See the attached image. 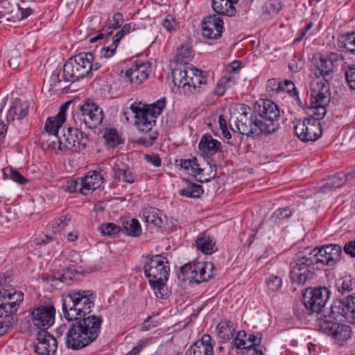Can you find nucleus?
<instances>
[{
    "mask_svg": "<svg viewBox=\"0 0 355 355\" xmlns=\"http://www.w3.org/2000/svg\"><path fill=\"white\" fill-rule=\"evenodd\" d=\"M75 321L69 326L66 334V345L69 349L78 350L96 340L103 318L101 316L89 315Z\"/></svg>",
    "mask_w": 355,
    "mask_h": 355,
    "instance_id": "f257e3e1",
    "label": "nucleus"
},
{
    "mask_svg": "<svg viewBox=\"0 0 355 355\" xmlns=\"http://www.w3.org/2000/svg\"><path fill=\"white\" fill-rule=\"evenodd\" d=\"M139 105L133 103L130 110L135 114V125L137 129L144 133H149L147 136L139 139L138 143L148 147L153 144L157 138V132H152L156 123V117L159 115L165 106L164 100H159L151 105Z\"/></svg>",
    "mask_w": 355,
    "mask_h": 355,
    "instance_id": "f03ea898",
    "label": "nucleus"
},
{
    "mask_svg": "<svg viewBox=\"0 0 355 355\" xmlns=\"http://www.w3.org/2000/svg\"><path fill=\"white\" fill-rule=\"evenodd\" d=\"M95 296L90 290L71 289L62 295V311L64 318L77 320L90 315L94 306Z\"/></svg>",
    "mask_w": 355,
    "mask_h": 355,
    "instance_id": "7ed1b4c3",
    "label": "nucleus"
},
{
    "mask_svg": "<svg viewBox=\"0 0 355 355\" xmlns=\"http://www.w3.org/2000/svg\"><path fill=\"white\" fill-rule=\"evenodd\" d=\"M24 300V293L10 287L0 289V336L12 327L15 316Z\"/></svg>",
    "mask_w": 355,
    "mask_h": 355,
    "instance_id": "20e7f679",
    "label": "nucleus"
},
{
    "mask_svg": "<svg viewBox=\"0 0 355 355\" xmlns=\"http://www.w3.org/2000/svg\"><path fill=\"white\" fill-rule=\"evenodd\" d=\"M315 254L311 248L295 254L289 265L290 279L293 284L304 285L307 280L313 278L314 270L320 267Z\"/></svg>",
    "mask_w": 355,
    "mask_h": 355,
    "instance_id": "39448f33",
    "label": "nucleus"
},
{
    "mask_svg": "<svg viewBox=\"0 0 355 355\" xmlns=\"http://www.w3.org/2000/svg\"><path fill=\"white\" fill-rule=\"evenodd\" d=\"M231 117L235 119L236 131L243 135L253 138L262 134L257 117L253 116L251 108L244 104H236L231 112Z\"/></svg>",
    "mask_w": 355,
    "mask_h": 355,
    "instance_id": "423d86ee",
    "label": "nucleus"
},
{
    "mask_svg": "<svg viewBox=\"0 0 355 355\" xmlns=\"http://www.w3.org/2000/svg\"><path fill=\"white\" fill-rule=\"evenodd\" d=\"M144 266V274L150 286L159 288L165 286L169 275V265L166 257L157 254L146 257Z\"/></svg>",
    "mask_w": 355,
    "mask_h": 355,
    "instance_id": "0eeeda50",
    "label": "nucleus"
},
{
    "mask_svg": "<svg viewBox=\"0 0 355 355\" xmlns=\"http://www.w3.org/2000/svg\"><path fill=\"white\" fill-rule=\"evenodd\" d=\"M103 110L95 103L86 100L73 114V119L76 125L82 128L83 125L89 129L96 128L103 119Z\"/></svg>",
    "mask_w": 355,
    "mask_h": 355,
    "instance_id": "6e6552de",
    "label": "nucleus"
},
{
    "mask_svg": "<svg viewBox=\"0 0 355 355\" xmlns=\"http://www.w3.org/2000/svg\"><path fill=\"white\" fill-rule=\"evenodd\" d=\"M257 112L260 119H257V123H259L263 135L273 133L279 128L280 111L273 101L263 100L262 104L259 105Z\"/></svg>",
    "mask_w": 355,
    "mask_h": 355,
    "instance_id": "1a4fd4ad",
    "label": "nucleus"
},
{
    "mask_svg": "<svg viewBox=\"0 0 355 355\" xmlns=\"http://www.w3.org/2000/svg\"><path fill=\"white\" fill-rule=\"evenodd\" d=\"M330 291L325 286L307 288L303 293V304L309 314L320 313L329 298Z\"/></svg>",
    "mask_w": 355,
    "mask_h": 355,
    "instance_id": "9d476101",
    "label": "nucleus"
},
{
    "mask_svg": "<svg viewBox=\"0 0 355 355\" xmlns=\"http://www.w3.org/2000/svg\"><path fill=\"white\" fill-rule=\"evenodd\" d=\"M88 141L87 135L78 128H68L60 136L59 150L80 152L86 148Z\"/></svg>",
    "mask_w": 355,
    "mask_h": 355,
    "instance_id": "9b49d317",
    "label": "nucleus"
},
{
    "mask_svg": "<svg viewBox=\"0 0 355 355\" xmlns=\"http://www.w3.org/2000/svg\"><path fill=\"white\" fill-rule=\"evenodd\" d=\"M296 136L303 142L315 141L322 134V128L320 121L306 119L298 121L294 127Z\"/></svg>",
    "mask_w": 355,
    "mask_h": 355,
    "instance_id": "f8f14e48",
    "label": "nucleus"
},
{
    "mask_svg": "<svg viewBox=\"0 0 355 355\" xmlns=\"http://www.w3.org/2000/svg\"><path fill=\"white\" fill-rule=\"evenodd\" d=\"M30 315L34 326L46 330L55 322V309L52 304L40 305L33 308Z\"/></svg>",
    "mask_w": 355,
    "mask_h": 355,
    "instance_id": "ddd939ff",
    "label": "nucleus"
},
{
    "mask_svg": "<svg viewBox=\"0 0 355 355\" xmlns=\"http://www.w3.org/2000/svg\"><path fill=\"white\" fill-rule=\"evenodd\" d=\"M150 66L149 62H137L125 71L124 75L122 71L121 76L124 82L131 88H137L148 78Z\"/></svg>",
    "mask_w": 355,
    "mask_h": 355,
    "instance_id": "4468645a",
    "label": "nucleus"
},
{
    "mask_svg": "<svg viewBox=\"0 0 355 355\" xmlns=\"http://www.w3.org/2000/svg\"><path fill=\"white\" fill-rule=\"evenodd\" d=\"M319 266H333L340 260L342 248L336 244L323 245L311 249Z\"/></svg>",
    "mask_w": 355,
    "mask_h": 355,
    "instance_id": "2eb2a0df",
    "label": "nucleus"
},
{
    "mask_svg": "<svg viewBox=\"0 0 355 355\" xmlns=\"http://www.w3.org/2000/svg\"><path fill=\"white\" fill-rule=\"evenodd\" d=\"M58 343L55 337L46 330H41L36 334L35 352L39 355H52L57 349Z\"/></svg>",
    "mask_w": 355,
    "mask_h": 355,
    "instance_id": "dca6fc26",
    "label": "nucleus"
},
{
    "mask_svg": "<svg viewBox=\"0 0 355 355\" xmlns=\"http://www.w3.org/2000/svg\"><path fill=\"white\" fill-rule=\"evenodd\" d=\"M202 35L208 39H218L224 30L223 21L216 15L204 17L202 21Z\"/></svg>",
    "mask_w": 355,
    "mask_h": 355,
    "instance_id": "f3484780",
    "label": "nucleus"
},
{
    "mask_svg": "<svg viewBox=\"0 0 355 355\" xmlns=\"http://www.w3.org/2000/svg\"><path fill=\"white\" fill-rule=\"evenodd\" d=\"M187 83L184 87V93L187 95L200 93L202 85L207 84V78L202 71L196 68H189L188 71Z\"/></svg>",
    "mask_w": 355,
    "mask_h": 355,
    "instance_id": "a211bd4d",
    "label": "nucleus"
},
{
    "mask_svg": "<svg viewBox=\"0 0 355 355\" xmlns=\"http://www.w3.org/2000/svg\"><path fill=\"white\" fill-rule=\"evenodd\" d=\"M180 166L188 173L193 175L198 182H207L214 178L215 173L205 177L203 174L204 169L200 167V164L196 157L191 159H180Z\"/></svg>",
    "mask_w": 355,
    "mask_h": 355,
    "instance_id": "6ab92c4d",
    "label": "nucleus"
},
{
    "mask_svg": "<svg viewBox=\"0 0 355 355\" xmlns=\"http://www.w3.org/2000/svg\"><path fill=\"white\" fill-rule=\"evenodd\" d=\"M71 103V101L64 103L60 106L56 116L47 118L44 125V131L58 134V130L66 121V112Z\"/></svg>",
    "mask_w": 355,
    "mask_h": 355,
    "instance_id": "aec40b11",
    "label": "nucleus"
},
{
    "mask_svg": "<svg viewBox=\"0 0 355 355\" xmlns=\"http://www.w3.org/2000/svg\"><path fill=\"white\" fill-rule=\"evenodd\" d=\"M211 340L210 335L204 334L190 347L189 355H213Z\"/></svg>",
    "mask_w": 355,
    "mask_h": 355,
    "instance_id": "412c9836",
    "label": "nucleus"
},
{
    "mask_svg": "<svg viewBox=\"0 0 355 355\" xmlns=\"http://www.w3.org/2000/svg\"><path fill=\"white\" fill-rule=\"evenodd\" d=\"M70 58L76 62V67L83 78L92 71L94 59L93 53L83 52Z\"/></svg>",
    "mask_w": 355,
    "mask_h": 355,
    "instance_id": "4be33fe9",
    "label": "nucleus"
},
{
    "mask_svg": "<svg viewBox=\"0 0 355 355\" xmlns=\"http://www.w3.org/2000/svg\"><path fill=\"white\" fill-rule=\"evenodd\" d=\"M220 142L213 138L210 134L204 135L199 142L198 148L200 151L205 155H214L220 152Z\"/></svg>",
    "mask_w": 355,
    "mask_h": 355,
    "instance_id": "5701e85b",
    "label": "nucleus"
},
{
    "mask_svg": "<svg viewBox=\"0 0 355 355\" xmlns=\"http://www.w3.org/2000/svg\"><path fill=\"white\" fill-rule=\"evenodd\" d=\"M29 104L27 101L20 100L15 101L7 113L8 122H13L15 120L21 121L28 112Z\"/></svg>",
    "mask_w": 355,
    "mask_h": 355,
    "instance_id": "b1692460",
    "label": "nucleus"
},
{
    "mask_svg": "<svg viewBox=\"0 0 355 355\" xmlns=\"http://www.w3.org/2000/svg\"><path fill=\"white\" fill-rule=\"evenodd\" d=\"M103 182V175L101 171H90L82 178V186L87 193L99 188Z\"/></svg>",
    "mask_w": 355,
    "mask_h": 355,
    "instance_id": "393cba45",
    "label": "nucleus"
},
{
    "mask_svg": "<svg viewBox=\"0 0 355 355\" xmlns=\"http://www.w3.org/2000/svg\"><path fill=\"white\" fill-rule=\"evenodd\" d=\"M334 68L321 56L315 65L314 74L317 78H322V80L330 82L334 78Z\"/></svg>",
    "mask_w": 355,
    "mask_h": 355,
    "instance_id": "a878e982",
    "label": "nucleus"
},
{
    "mask_svg": "<svg viewBox=\"0 0 355 355\" xmlns=\"http://www.w3.org/2000/svg\"><path fill=\"white\" fill-rule=\"evenodd\" d=\"M239 0H212V8L218 14L226 16H234L236 8L234 4Z\"/></svg>",
    "mask_w": 355,
    "mask_h": 355,
    "instance_id": "bb28decb",
    "label": "nucleus"
},
{
    "mask_svg": "<svg viewBox=\"0 0 355 355\" xmlns=\"http://www.w3.org/2000/svg\"><path fill=\"white\" fill-rule=\"evenodd\" d=\"M64 80L67 82H76L83 78L78 69L76 62L73 59H68L63 66L62 76Z\"/></svg>",
    "mask_w": 355,
    "mask_h": 355,
    "instance_id": "cd10ccee",
    "label": "nucleus"
},
{
    "mask_svg": "<svg viewBox=\"0 0 355 355\" xmlns=\"http://www.w3.org/2000/svg\"><path fill=\"white\" fill-rule=\"evenodd\" d=\"M216 243L212 236L202 233L196 240L197 249L205 254H211L216 250Z\"/></svg>",
    "mask_w": 355,
    "mask_h": 355,
    "instance_id": "c85d7f7f",
    "label": "nucleus"
},
{
    "mask_svg": "<svg viewBox=\"0 0 355 355\" xmlns=\"http://www.w3.org/2000/svg\"><path fill=\"white\" fill-rule=\"evenodd\" d=\"M198 272L197 284L207 282L215 276L214 266L211 262L196 263Z\"/></svg>",
    "mask_w": 355,
    "mask_h": 355,
    "instance_id": "c756f323",
    "label": "nucleus"
},
{
    "mask_svg": "<svg viewBox=\"0 0 355 355\" xmlns=\"http://www.w3.org/2000/svg\"><path fill=\"white\" fill-rule=\"evenodd\" d=\"M142 218L144 222L158 227H161L164 223L160 211L152 207H146L143 210Z\"/></svg>",
    "mask_w": 355,
    "mask_h": 355,
    "instance_id": "7c9ffc66",
    "label": "nucleus"
},
{
    "mask_svg": "<svg viewBox=\"0 0 355 355\" xmlns=\"http://www.w3.org/2000/svg\"><path fill=\"white\" fill-rule=\"evenodd\" d=\"M60 136L48 131H42L38 136V142L43 148L58 149Z\"/></svg>",
    "mask_w": 355,
    "mask_h": 355,
    "instance_id": "2f4dec72",
    "label": "nucleus"
},
{
    "mask_svg": "<svg viewBox=\"0 0 355 355\" xmlns=\"http://www.w3.org/2000/svg\"><path fill=\"white\" fill-rule=\"evenodd\" d=\"M182 181L185 182L186 186L179 190L178 193L180 196L191 198H198L203 193L201 185L191 182L186 178L182 179Z\"/></svg>",
    "mask_w": 355,
    "mask_h": 355,
    "instance_id": "473e14b6",
    "label": "nucleus"
},
{
    "mask_svg": "<svg viewBox=\"0 0 355 355\" xmlns=\"http://www.w3.org/2000/svg\"><path fill=\"white\" fill-rule=\"evenodd\" d=\"M336 43L339 49H345L355 55V32L338 35Z\"/></svg>",
    "mask_w": 355,
    "mask_h": 355,
    "instance_id": "72a5a7b5",
    "label": "nucleus"
},
{
    "mask_svg": "<svg viewBox=\"0 0 355 355\" xmlns=\"http://www.w3.org/2000/svg\"><path fill=\"white\" fill-rule=\"evenodd\" d=\"M339 324L340 323L331 320V315H329L328 317L327 315H324L323 318L321 317L317 320V326L319 330L331 336H332L334 335V332L338 329Z\"/></svg>",
    "mask_w": 355,
    "mask_h": 355,
    "instance_id": "f704fd0d",
    "label": "nucleus"
},
{
    "mask_svg": "<svg viewBox=\"0 0 355 355\" xmlns=\"http://www.w3.org/2000/svg\"><path fill=\"white\" fill-rule=\"evenodd\" d=\"M218 336L223 340L231 339L234 334L235 329L230 320L220 321L216 327Z\"/></svg>",
    "mask_w": 355,
    "mask_h": 355,
    "instance_id": "c9c22d12",
    "label": "nucleus"
},
{
    "mask_svg": "<svg viewBox=\"0 0 355 355\" xmlns=\"http://www.w3.org/2000/svg\"><path fill=\"white\" fill-rule=\"evenodd\" d=\"M189 69L187 67H184V69L176 68L172 71L173 82L175 85L182 88L183 91L187 83Z\"/></svg>",
    "mask_w": 355,
    "mask_h": 355,
    "instance_id": "e433bc0d",
    "label": "nucleus"
},
{
    "mask_svg": "<svg viewBox=\"0 0 355 355\" xmlns=\"http://www.w3.org/2000/svg\"><path fill=\"white\" fill-rule=\"evenodd\" d=\"M121 232L131 236H138L141 233V227L137 219L132 218L129 221L123 223Z\"/></svg>",
    "mask_w": 355,
    "mask_h": 355,
    "instance_id": "4c0bfd02",
    "label": "nucleus"
},
{
    "mask_svg": "<svg viewBox=\"0 0 355 355\" xmlns=\"http://www.w3.org/2000/svg\"><path fill=\"white\" fill-rule=\"evenodd\" d=\"M180 272L182 275V281H189V282L196 283L198 280V272L196 263H186L180 268Z\"/></svg>",
    "mask_w": 355,
    "mask_h": 355,
    "instance_id": "58836bf2",
    "label": "nucleus"
},
{
    "mask_svg": "<svg viewBox=\"0 0 355 355\" xmlns=\"http://www.w3.org/2000/svg\"><path fill=\"white\" fill-rule=\"evenodd\" d=\"M352 336V329L350 326L343 324H340L338 329L334 332L332 338L340 345H343L345 342L349 340Z\"/></svg>",
    "mask_w": 355,
    "mask_h": 355,
    "instance_id": "ea45409f",
    "label": "nucleus"
},
{
    "mask_svg": "<svg viewBox=\"0 0 355 355\" xmlns=\"http://www.w3.org/2000/svg\"><path fill=\"white\" fill-rule=\"evenodd\" d=\"M113 171L115 178H121L123 182L130 184L135 182L133 174L126 166H123V167L121 168L119 164H116L113 167Z\"/></svg>",
    "mask_w": 355,
    "mask_h": 355,
    "instance_id": "a19ab883",
    "label": "nucleus"
},
{
    "mask_svg": "<svg viewBox=\"0 0 355 355\" xmlns=\"http://www.w3.org/2000/svg\"><path fill=\"white\" fill-rule=\"evenodd\" d=\"M311 94H331L329 82L314 80L311 83Z\"/></svg>",
    "mask_w": 355,
    "mask_h": 355,
    "instance_id": "79ce46f5",
    "label": "nucleus"
},
{
    "mask_svg": "<svg viewBox=\"0 0 355 355\" xmlns=\"http://www.w3.org/2000/svg\"><path fill=\"white\" fill-rule=\"evenodd\" d=\"M347 176L345 173L339 172L334 176L329 177L324 187L329 189L340 187L347 182L346 177Z\"/></svg>",
    "mask_w": 355,
    "mask_h": 355,
    "instance_id": "37998d69",
    "label": "nucleus"
},
{
    "mask_svg": "<svg viewBox=\"0 0 355 355\" xmlns=\"http://www.w3.org/2000/svg\"><path fill=\"white\" fill-rule=\"evenodd\" d=\"M347 312L345 311V299L343 300H336L331 305V314L334 318L338 315L345 318Z\"/></svg>",
    "mask_w": 355,
    "mask_h": 355,
    "instance_id": "c03bdc74",
    "label": "nucleus"
},
{
    "mask_svg": "<svg viewBox=\"0 0 355 355\" xmlns=\"http://www.w3.org/2000/svg\"><path fill=\"white\" fill-rule=\"evenodd\" d=\"M291 216V211L288 207L279 208L275 210L270 217L272 223H279L282 220Z\"/></svg>",
    "mask_w": 355,
    "mask_h": 355,
    "instance_id": "a18cd8bd",
    "label": "nucleus"
},
{
    "mask_svg": "<svg viewBox=\"0 0 355 355\" xmlns=\"http://www.w3.org/2000/svg\"><path fill=\"white\" fill-rule=\"evenodd\" d=\"M310 107L311 115L309 119L320 121L327 114L326 105L311 104Z\"/></svg>",
    "mask_w": 355,
    "mask_h": 355,
    "instance_id": "49530a36",
    "label": "nucleus"
},
{
    "mask_svg": "<svg viewBox=\"0 0 355 355\" xmlns=\"http://www.w3.org/2000/svg\"><path fill=\"white\" fill-rule=\"evenodd\" d=\"M98 230L105 236L115 235L121 232L122 228L114 223H103L98 227Z\"/></svg>",
    "mask_w": 355,
    "mask_h": 355,
    "instance_id": "de8ad7c7",
    "label": "nucleus"
},
{
    "mask_svg": "<svg viewBox=\"0 0 355 355\" xmlns=\"http://www.w3.org/2000/svg\"><path fill=\"white\" fill-rule=\"evenodd\" d=\"M345 311L347 312L346 314V320H351L355 318V297L354 295H349L345 298Z\"/></svg>",
    "mask_w": 355,
    "mask_h": 355,
    "instance_id": "09e8293b",
    "label": "nucleus"
},
{
    "mask_svg": "<svg viewBox=\"0 0 355 355\" xmlns=\"http://www.w3.org/2000/svg\"><path fill=\"white\" fill-rule=\"evenodd\" d=\"M82 178L76 180H70L67 181L65 190L68 191L70 193H74L77 192L78 191H80L83 194L87 195V192H85V190H83V187L82 186Z\"/></svg>",
    "mask_w": 355,
    "mask_h": 355,
    "instance_id": "8fccbe9b",
    "label": "nucleus"
},
{
    "mask_svg": "<svg viewBox=\"0 0 355 355\" xmlns=\"http://www.w3.org/2000/svg\"><path fill=\"white\" fill-rule=\"evenodd\" d=\"M323 57L327 62H329L334 69L341 65L344 60V56L342 54L336 52H331Z\"/></svg>",
    "mask_w": 355,
    "mask_h": 355,
    "instance_id": "3c124183",
    "label": "nucleus"
},
{
    "mask_svg": "<svg viewBox=\"0 0 355 355\" xmlns=\"http://www.w3.org/2000/svg\"><path fill=\"white\" fill-rule=\"evenodd\" d=\"M282 92H287L290 94L293 97L295 98V101L297 103H300V99L298 96V92L296 89V87L294 83L288 80H285L284 83H282Z\"/></svg>",
    "mask_w": 355,
    "mask_h": 355,
    "instance_id": "603ef678",
    "label": "nucleus"
},
{
    "mask_svg": "<svg viewBox=\"0 0 355 355\" xmlns=\"http://www.w3.org/2000/svg\"><path fill=\"white\" fill-rule=\"evenodd\" d=\"M268 288L271 291H277L282 286V278L277 275H271L266 281Z\"/></svg>",
    "mask_w": 355,
    "mask_h": 355,
    "instance_id": "864d4df0",
    "label": "nucleus"
},
{
    "mask_svg": "<svg viewBox=\"0 0 355 355\" xmlns=\"http://www.w3.org/2000/svg\"><path fill=\"white\" fill-rule=\"evenodd\" d=\"M331 94H311V104L327 106L330 101Z\"/></svg>",
    "mask_w": 355,
    "mask_h": 355,
    "instance_id": "5fc2aeb1",
    "label": "nucleus"
},
{
    "mask_svg": "<svg viewBox=\"0 0 355 355\" xmlns=\"http://www.w3.org/2000/svg\"><path fill=\"white\" fill-rule=\"evenodd\" d=\"M134 26L135 24L132 23L125 24L112 37L114 39V44H119L123 36L129 33Z\"/></svg>",
    "mask_w": 355,
    "mask_h": 355,
    "instance_id": "6e6d98bb",
    "label": "nucleus"
},
{
    "mask_svg": "<svg viewBox=\"0 0 355 355\" xmlns=\"http://www.w3.org/2000/svg\"><path fill=\"white\" fill-rule=\"evenodd\" d=\"M345 74L349 87L355 89V65L347 66Z\"/></svg>",
    "mask_w": 355,
    "mask_h": 355,
    "instance_id": "4d7b16f0",
    "label": "nucleus"
},
{
    "mask_svg": "<svg viewBox=\"0 0 355 355\" xmlns=\"http://www.w3.org/2000/svg\"><path fill=\"white\" fill-rule=\"evenodd\" d=\"M151 341V338L139 340L137 345L135 346L127 355H138L143 348L148 346Z\"/></svg>",
    "mask_w": 355,
    "mask_h": 355,
    "instance_id": "13d9d810",
    "label": "nucleus"
},
{
    "mask_svg": "<svg viewBox=\"0 0 355 355\" xmlns=\"http://www.w3.org/2000/svg\"><path fill=\"white\" fill-rule=\"evenodd\" d=\"M104 137L107 144L112 146H115L117 144H120L119 137L115 130L111 129L108 132H107L104 135Z\"/></svg>",
    "mask_w": 355,
    "mask_h": 355,
    "instance_id": "bf43d9fd",
    "label": "nucleus"
},
{
    "mask_svg": "<svg viewBox=\"0 0 355 355\" xmlns=\"http://www.w3.org/2000/svg\"><path fill=\"white\" fill-rule=\"evenodd\" d=\"M266 88L268 92H281L282 90V82L275 78L269 79L266 85Z\"/></svg>",
    "mask_w": 355,
    "mask_h": 355,
    "instance_id": "052dcab7",
    "label": "nucleus"
},
{
    "mask_svg": "<svg viewBox=\"0 0 355 355\" xmlns=\"http://www.w3.org/2000/svg\"><path fill=\"white\" fill-rule=\"evenodd\" d=\"M68 272V270H58L53 272L52 275V279L55 280H58L62 283L68 284L71 280V277L67 274Z\"/></svg>",
    "mask_w": 355,
    "mask_h": 355,
    "instance_id": "680f3d73",
    "label": "nucleus"
},
{
    "mask_svg": "<svg viewBox=\"0 0 355 355\" xmlns=\"http://www.w3.org/2000/svg\"><path fill=\"white\" fill-rule=\"evenodd\" d=\"M243 337H247L246 332L244 331H239L236 338L234 339V345L238 349H245L247 350L248 345H246V341L243 338Z\"/></svg>",
    "mask_w": 355,
    "mask_h": 355,
    "instance_id": "e2e57ef3",
    "label": "nucleus"
},
{
    "mask_svg": "<svg viewBox=\"0 0 355 355\" xmlns=\"http://www.w3.org/2000/svg\"><path fill=\"white\" fill-rule=\"evenodd\" d=\"M10 179L19 184H24L28 182L26 178L15 169L10 168Z\"/></svg>",
    "mask_w": 355,
    "mask_h": 355,
    "instance_id": "0e129e2a",
    "label": "nucleus"
},
{
    "mask_svg": "<svg viewBox=\"0 0 355 355\" xmlns=\"http://www.w3.org/2000/svg\"><path fill=\"white\" fill-rule=\"evenodd\" d=\"M231 81H234V77L231 75L224 76L223 78H221L218 83L217 93L222 94L224 91H222L221 87L224 88L225 87H230L229 83Z\"/></svg>",
    "mask_w": 355,
    "mask_h": 355,
    "instance_id": "69168bd1",
    "label": "nucleus"
},
{
    "mask_svg": "<svg viewBox=\"0 0 355 355\" xmlns=\"http://www.w3.org/2000/svg\"><path fill=\"white\" fill-rule=\"evenodd\" d=\"M17 8H18V10L20 12V16H19V17L17 16L16 18H17V20H19V21L27 18L28 17L31 15L33 12V9H32L30 7L21 6L19 4H17Z\"/></svg>",
    "mask_w": 355,
    "mask_h": 355,
    "instance_id": "338daca9",
    "label": "nucleus"
},
{
    "mask_svg": "<svg viewBox=\"0 0 355 355\" xmlns=\"http://www.w3.org/2000/svg\"><path fill=\"white\" fill-rule=\"evenodd\" d=\"M144 159L147 162L151 164L154 166L158 167L161 166L162 159L157 154H146L144 156Z\"/></svg>",
    "mask_w": 355,
    "mask_h": 355,
    "instance_id": "774afa93",
    "label": "nucleus"
}]
</instances>
